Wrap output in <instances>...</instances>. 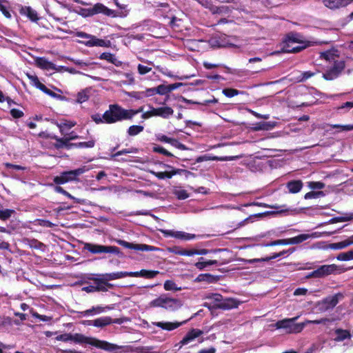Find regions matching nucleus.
I'll return each instance as SVG.
<instances>
[{
  "instance_id": "obj_1",
  "label": "nucleus",
  "mask_w": 353,
  "mask_h": 353,
  "mask_svg": "<svg viewBox=\"0 0 353 353\" xmlns=\"http://www.w3.org/2000/svg\"><path fill=\"white\" fill-rule=\"evenodd\" d=\"M143 110V107L139 109H125L119 104H110L108 110L105 111V119L107 122L117 123L124 120H132V119Z\"/></svg>"
},
{
  "instance_id": "obj_2",
  "label": "nucleus",
  "mask_w": 353,
  "mask_h": 353,
  "mask_svg": "<svg viewBox=\"0 0 353 353\" xmlns=\"http://www.w3.org/2000/svg\"><path fill=\"white\" fill-rule=\"evenodd\" d=\"M71 341L79 344H89L110 352H114L123 348V346L111 343L106 341H101L94 337L86 336L79 333L72 334Z\"/></svg>"
},
{
  "instance_id": "obj_3",
  "label": "nucleus",
  "mask_w": 353,
  "mask_h": 353,
  "mask_svg": "<svg viewBox=\"0 0 353 353\" xmlns=\"http://www.w3.org/2000/svg\"><path fill=\"white\" fill-rule=\"evenodd\" d=\"M206 299L210 300V303H205V306L209 309H221L228 310L236 308L239 302L234 299H223V296L217 293H212L206 296Z\"/></svg>"
},
{
  "instance_id": "obj_4",
  "label": "nucleus",
  "mask_w": 353,
  "mask_h": 353,
  "mask_svg": "<svg viewBox=\"0 0 353 353\" xmlns=\"http://www.w3.org/2000/svg\"><path fill=\"white\" fill-rule=\"evenodd\" d=\"M123 278L122 272L97 274L96 276L88 277L93 281L97 292H107L113 289L114 285L108 281Z\"/></svg>"
},
{
  "instance_id": "obj_5",
  "label": "nucleus",
  "mask_w": 353,
  "mask_h": 353,
  "mask_svg": "<svg viewBox=\"0 0 353 353\" xmlns=\"http://www.w3.org/2000/svg\"><path fill=\"white\" fill-rule=\"evenodd\" d=\"M149 305L152 307H162L169 311H175L181 307L182 303L178 299L169 298L163 294L150 301Z\"/></svg>"
},
{
  "instance_id": "obj_6",
  "label": "nucleus",
  "mask_w": 353,
  "mask_h": 353,
  "mask_svg": "<svg viewBox=\"0 0 353 353\" xmlns=\"http://www.w3.org/2000/svg\"><path fill=\"white\" fill-rule=\"evenodd\" d=\"M298 317H294L291 319H285L281 321H278L275 323V327L277 329H283L286 334H297L301 332L305 326L306 323H296L295 321Z\"/></svg>"
},
{
  "instance_id": "obj_7",
  "label": "nucleus",
  "mask_w": 353,
  "mask_h": 353,
  "mask_svg": "<svg viewBox=\"0 0 353 353\" xmlns=\"http://www.w3.org/2000/svg\"><path fill=\"white\" fill-rule=\"evenodd\" d=\"M83 250H88L93 254L110 253L116 254L119 257L123 256V254L120 250V249L118 247L114 245H103L91 243H85L83 245Z\"/></svg>"
},
{
  "instance_id": "obj_8",
  "label": "nucleus",
  "mask_w": 353,
  "mask_h": 353,
  "mask_svg": "<svg viewBox=\"0 0 353 353\" xmlns=\"http://www.w3.org/2000/svg\"><path fill=\"white\" fill-rule=\"evenodd\" d=\"M86 171L85 167L82 166L76 170L65 171L61 173L59 176L54 177L53 181L55 184H64L69 181H77L78 176Z\"/></svg>"
},
{
  "instance_id": "obj_9",
  "label": "nucleus",
  "mask_w": 353,
  "mask_h": 353,
  "mask_svg": "<svg viewBox=\"0 0 353 353\" xmlns=\"http://www.w3.org/2000/svg\"><path fill=\"white\" fill-rule=\"evenodd\" d=\"M76 35L78 37L86 39L87 41H80V43L88 47L99 46L109 48L111 46L110 41L99 39L96 36L89 34L84 32H77Z\"/></svg>"
},
{
  "instance_id": "obj_10",
  "label": "nucleus",
  "mask_w": 353,
  "mask_h": 353,
  "mask_svg": "<svg viewBox=\"0 0 353 353\" xmlns=\"http://www.w3.org/2000/svg\"><path fill=\"white\" fill-rule=\"evenodd\" d=\"M339 270V267L336 264L323 265L319 266L316 270L311 272L307 276V278H323L326 276L334 274Z\"/></svg>"
},
{
  "instance_id": "obj_11",
  "label": "nucleus",
  "mask_w": 353,
  "mask_h": 353,
  "mask_svg": "<svg viewBox=\"0 0 353 353\" xmlns=\"http://www.w3.org/2000/svg\"><path fill=\"white\" fill-rule=\"evenodd\" d=\"M345 67V63L344 61H334L333 66L323 74V77L325 80L332 81L339 76Z\"/></svg>"
},
{
  "instance_id": "obj_12",
  "label": "nucleus",
  "mask_w": 353,
  "mask_h": 353,
  "mask_svg": "<svg viewBox=\"0 0 353 353\" xmlns=\"http://www.w3.org/2000/svg\"><path fill=\"white\" fill-rule=\"evenodd\" d=\"M341 293L329 296L319 303V308L321 311L325 312L333 309L339 303V298H343Z\"/></svg>"
},
{
  "instance_id": "obj_13",
  "label": "nucleus",
  "mask_w": 353,
  "mask_h": 353,
  "mask_svg": "<svg viewBox=\"0 0 353 353\" xmlns=\"http://www.w3.org/2000/svg\"><path fill=\"white\" fill-rule=\"evenodd\" d=\"M116 241L119 245H121L128 249L134 250L137 251L149 252L159 250V248L152 245L130 243L121 239H118Z\"/></svg>"
},
{
  "instance_id": "obj_14",
  "label": "nucleus",
  "mask_w": 353,
  "mask_h": 353,
  "mask_svg": "<svg viewBox=\"0 0 353 353\" xmlns=\"http://www.w3.org/2000/svg\"><path fill=\"white\" fill-rule=\"evenodd\" d=\"M39 136L40 137L43 138H50L52 139H54L56 141L55 143L52 144L53 147L56 148L57 150L60 149H66L69 150V143L70 141L68 139L65 138V137L60 138L56 135H50V134H46L45 132H42L39 134Z\"/></svg>"
},
{
  "instance_id": "obj_15",
  "label": "nucleus",
  "mask_w": 353,
  "mask_h": 353,
  "mask_svg": "<svg viewBox=\"0 0 353 353\" xmlns=\"http://www.w3.org/2000/svg\"><path fill=\"white\" fill-rule=\"evenodd\" d=\"M126 318L112 319L110 316H103L94 320L93 326L97 327H103L110 324H122L126 321Z\"/></svg>"
},
{
  "instance_id": "obj_16",
  "label": "nucleus",
  "mask_w": 353,
  "mask_h": 353,
  "mask_svg": "<svg viewBox=\"0 0 353 353\" xmlns=\"http://www.w3.org/2000/svg\"><path fill=\"white\" fill-rule=\"evenodd\" d=\"M159 271L157 270H141L138 272H122L123 278L126 276H132V277H139L141 276L145 279H153L158 274Z\"/></svg>"
},
{
  "instance_id": "obj_17",
  "label": "nucleus",
  "mask_w": 353,
  "mask_h": 353,
  "mask_svg": "<svg viewBox=\"0 0 353 353\" xmlns=\"http://www.w3.org/2000/svg\"><path fill=\"white\" fill-rule=\"evenodd\" d=\"M161 232L164 234L165 236H172L178 239L183 240H191L196 237L195 234H189L181 231L175 232L170 230H162Z\"/></svg>"
},
{
  "instance_id": "obj_18",
  "label": "nucleus",
  "mask_w": 353,
  "mask_h": 353,
  "mask_svg": "<svg viewBox=\"0 0 353 353\" xmlns=\"http://www.w3.org/2000/svg\"><path fill=\"white\" fill-rule=\"evenodd\" d=\"M317 44V42L310 41H307L305 43L299 44L297 46L294 47L293 45L284 44L283 45V51L288 53H297L305 49L307 47L313 46Z\"/></svg>"
},
{
  "instance_id": "obj_19",
  "label": "nucleus",
  "mask_w": 353,
  "mask_h": 353,
  "mask_svg": "<svg viewBox=\"0 0 353 353\" xmlns=\"http://www.w3.org/2000/svg\"><path fill=\"white\" fill-rule=\"evenodd\" d=\"M203 332L199 329L192 328L187 332L183 339L180 341L181 345H188L195 339L201 336Z\"/></svg>"
},
{
  "instance_id": "obj_20",
  "label": "nucleus",
  "mask_w": 353,
  "mask_h": 353,
  "mask_svg": "<svg viewBox=\"0 0 353 353\" xmlns=\"http://www.w3.org/2000/svg\"><path fill=\"white\" fill-rule=\"evenodd\" d=\"M324 5L331 9L336 10L349 5L353 0H323Z\"/></svg>"
},
{
  "instance_id": "obj_21",
  "label": "nucleus",
  "mask_w": 353,
  "mask_h": 353,
  "mask_svg": "<svg viewBox=\"0 0 353 353\" xmlns=\"http://www.w3.org/2000/svg\"><path fill=\"white\" fill-rule=\"evenodd\" d=\"M19 12L21 15L26 16L30 21L37 22L39 19L37 12L30 6H21Z\"/></svg>"
},
{
  "instance_id": "obj_22",
  "label": "nucleus",
  "mask_w": 353,
  "mask_h": 353,
  "mask_svg": "<svg viewBox=\"0 0 353 353\" xmlns=\"http://www.w3.org/2000/svg\"><path fill=\"white\" fill-rule=\"evenodd\" d=\"M184 85L183 83H175L170 85L161 84L156 88L157 94L164 95Z\"/></svg>"
},
{
  "instance_id": "obj_23",
  "label": "nucleus",
  "mask_w": 353,
  "mask_h": 353,
  "mask_svg": "<svg viewBox=\"0 0 353 353\" xmlns=\"http://www.w3.org/2000/svg\"><path fill=\"white\" fill-rule=\"evenodd\" d=\"M303 36L297 32H291L288 33L284 40V44L293 45L294 43H305L307 41H303Z\"/></svg>"
},
{
  "instance_id": "obj_24",
  "label": "nucleus",
  "mask_w": 353,
  "mask_h": 353,
  "mask_svg": "<svg viewBox=\"0 0 353 353\" xmlns=\"http://www.w3.org/2000/svg\"><path fill=\"white\" fill-rule=\"evenodd\" d=\"M92 8L94 15L101 13L108 17H116L114 10L108 8L101 3L94 4Z\"/></svg>"
},
{
  "instance_id": "obj_25",
  "label": "nucleus",
  "mask_w": 353,
  "mask_h": 353,
  "mask_svg": "<svg viewBox=\"0 0 353 353\" xmlns=\"http://www.w3.org/2000/svg\"><path fill=\"white\" fill-rule=\"evenodd\" d=\"M36 64L38 67L43 70H53L59 71L54 63L51 61H49L45 57H38L35 60Z\"/></svg>"
},
{
  "instance_id": "obj_26",
  "label": "nucleus",
  "mask_w": 353,
  "mask_h": 353,
  "mask_svg": "<svg viewBox=\"0 0 353 353\" xmlns=\"http://www.w3.org/2000/svg\"><path fill=\"white\" fill-rule=\"evenodd\" d=\"M184 322H152V323L158 327L161 328L162 330H167V331H172L174 330L179 327H180Z\"/></svg>"
},
{
  "instance_id": "obj_27",
  "label": "nucleus",
  "mask_w": 353,
  "mask_h": 353,
  "mask_svg": "<svg viewBox=\"0 0 353 353\" xmlns=\"http://www.w3.org/2000/svg\"><path fill=\"white\" fill-rule=\"evenodd\" d=\"M219 280L218 276H214L209 273L200 274L194 279L195 282H205L206 283H215Z\"/></svg>"
},
{
  "instance_id": "obj_28",
  "label": "nucleus",
  "mask_w": 353,
  "mask_h": 353,
  "mask_svg": "<svg viewBox=\"0 0 353 353\" xmlns=\"http://www.w3.org/2000/svg\"><path fill=\"white\" fill-rule=\"evenodd\" d=\"M154 109L155 117H160L163 119H168L174 113L173 109L168 106L154 108Z\"/></svg>"
},
{
  "instance_id": "obj_29",
  "label": "nucleus",
  "mask_w": 353,
  "mask_h": 353,
  "mask_svg": "<svg viewBox=\"0 0 353 353\" xmlns=\"http://www.w3.org/2000/svg\"><path fill=\"white\" fill-rule=\"evenodd\" d=\"M303 182L301 180H292L286 183L289 192L296 194L301 191L303 188Z\"/></svg>"
},
{
  "instance_id": "obj_30",
  "label": "nucleus",
  "mask_w": 353,
  "mask_h": 353,
  "mask_svg": "<svg viewBox=\"0 0 353 353\" xmlns=\"http://www.w3.org/2000/svg\"><path fill=\"white\" fill-rule=\"evenodd\" d=\"M294 250H295V248H290V249H288L287 250H283V251H281V252H280L279 253H274V254H273L270 256H266V257L261 258V259H253V261H254V262L269 261H270L272 259H274L276 258L282 256H283L285 254H290L293 253Z\"/></svg>"
},
{
  "instance_id": "obj_31",
  "label": "nucleus",
  "mask_w": 353,
  "mask_h": 353,
  "mask_svg": "<svg viewBox=\"0 0 353 353\" xmlns=\"http://www.w3.org/2000/svg\"><path fill=\"white\" fill-rule=\"evenodd\" d=\"M99 59L102 60H106L107 61L114 64L117 67L121 66L122 65V62L118 60L114 54L110 52H103L100 54Z\"/></svg>"
},
{
  "instance_id": "obj_32",
  "label": "nucleus",
  "mask_w": 353,
  "mask_h": 353,
  "mask_svg": "<svg viewBox=\"0 0 353 353\" xmlns=\"http://www.w3.org/2000/svg\"><path fill=\"white\" fill-rule=\"evenodd\" d=\"M334 333L336 334V337L334 338V341H343L345 339H351L350 332L347 330H343L341 328H337L334 330Z\"/></svg>"
},
{
  "instance_id": "obj_33",
  "label": "nucleus",
  "mask_w": 353,
  "mask_h": 353,
  "mask_svg": "<svg viewBox=\"0 0 353 353\" xmlns=\"http://www.w3.org/2000/svg\"><path fill=\"white\" fill-rule=\"evenodd\" d=\"M311 236H313V235H310L308 234H301L298 236H296L294 237L287 239L288 245H295V244H299Z\"/></svg>"
},
{
  "instance_id": "obj_34",
  "label": "nucleus",
  "mask_w": 353,
  "mask_h": 353,
  "mask_svg": "<svg viewBox=\"0 0 353 353\" xmlns=\"http://www.w3.org/2000/svg\"><path fill=\"white\" fill-rule=\"evenodd\" d=\"M179 170H173L170 172H155L151 171V174L159 179H171L174 175L179 173Z\"/></svg>"
},
{
  "instance_id": "obj_35",
  "label": "nucleus",
  "mask_w": 353,
  "mask_h": 353,
  "mask_svg": "<svg viewBox=\"0 0 353 353\" xmlns=\"http://www.w3.org/2000/svg\"><path fill=\"white\" fill-rule=\"evenodd\" d=\"M203 259H204L203 257H201L199 259V261L196 262L194 264L195 267L200 270H203L205 268L208 266L218 264V261L216 260H208L203 261Z\"/></svg>"
},
{
  "instance_id": "obj_36",
  "label": "nucleus",
  "mask_w": 353,
  "mask_h": 353,
  "mask_svg": "<svg viewBox=\"0 0 353 353\" xmlns=\"http://www.w3.org/2000/svg\"><path fill=\"white\" fill-rule=\"evenodd\" d=\"M168 251L176 255L190 256V250L183 249L179 246L169 248Z\"/></svg>"
},
{
  "instance_id": "obj_37",
  "label": "nucleus",
  "mask_w": 353,
  "mask_h": 353,
  "mask_svg": "<svg viewBox=\"0 0 353 353\" xmlns=\"http://www.w3.org/2000/svg\"><path fill=\"white\" fill-rule=\"evenodd\" d=\"M90 97V90L86 88L81 90L77 93V102L79 103H82L83 102L87 101Z\"/></svg>"
},
{
  "instance_id": "obj_38",
  "label": "nucleus",
  "mask_w": 353,
  "mask_h": 353,
  "mask_svg": "<svg viewBox=\"0 0 353 353\" xmlns=\"http://www.w3.org/2000/svg\"><path fill=\"white\" fill-rule=\"evenodd\" d=\"M229 158L228 157H219L216 156L210 157L208 155H203L197 157L196 161L198 163L203 162V161H226L228 160Z\"/></svg>"
},
{
  "instance_id": "obj_39",
  "label": "nucleus",
  "mask_w": 353,
  "mask_h": 353,
  "mask_svg": "<svg viewBox=\"0 0 353 353\" xmlns=\"http://www.w3.org/2000/svg\"><path fill=\"white\" fill-rule=\"evenodd\" d=\"M163 288H164V289L166 291L172 290V291L176 292V291L181 290V287H177V285L175 283V282L172 281V280H167V281H165L164 284H163Z\"/></svg>"
},
{
  "instance_id": "obj_40",
  "label": "nucleus",
  "mask_w": 353,
  "mask_h": 353,
  "mask_svg": "<svg viewBox=\"0 0 353 353\" xmlns=\"http://www.w3.org/2000/svg\"><path fill=\"white\" fill-rule=\"evenodd\" d=\"M338 261H347L353 259V250H349L346 252H341L336 256Z\"/></svg>"
},
{
  "instance_id": "obj_41",
  "label": "nucleus",
  "mask_w": 353,
  "mask_h": 353,
  "mask_svg": "<svg viewBox=\"0 0 353 353\" xmlns=\"http://www.w3.org/2000/svg\"><path fill=\"white\" fill-rule=\"evenodd\" d=\"M143 130L144 128L142 125H133L128 129V134L129 136H136L143 132Z\"/></svg>"
},
{
  "instance_id": "obj_42",
  "label": "nucleus",
  "mask_w": 353,
  "mask_h": 353,
  "mask_svg": "<svg viewBox=\"0 0 353 353\" xmlns=\"http://www.w3.org/2000/svg\"><path fill=\"white\" fill-rule=\"evenodd\" d=\"M348 243L347 240H344L338 243H332L329 244L328 248L332 250H342L348 247Z\"/></svg>"
},
{
  "instance_id": "obj_43",
  "label": "nucleus",
  "mask_w": 353,
  "mask_h": 353,
  "mask_svg": "<svg viewBox=\"0 0 353 353\" xmlns=\"http://www.w3.org/2000/svg\"><path fill=\"white\" fill-rule=\"evenodd\" d=\"M222 93L227 97L231 98L234 96L239 95V94H242L243 92L239 91L234 88H224L222 90Z\"/></svg>"
},
{
  "instance_id": "obj_44",
  "label": "nucleus",
  "mask_w": 353,
  "mask_h": 353,
  "mask_svg": "<svg viewBox=\"0 0 353 353\" xmlns=\"http://www.w3.org/2000/svg\"><path fill=\"white\" fill-rule=\"evenodd\" d=\"M325 196V193L323 191H311L309 192H307L304 195L305 199H317L319 197H322Z\"/></svg>"
},
{
  "instance_id": "obj_45",
  "label": "nucleus",
  "mask_w": 353,
  "mask_h": 353,
  "mask_svg": "<svg viewBox=\"0 0 353 353\" xmlns=\"http://www.w3.org/2000/svg\"><path fill=\"white\" fill-rule=\"evenodd\" d=\"M263 217L264 216H263V212L252 214V215L250 216L249 217L245 219L244 220L241 221V222L238 223L236 224L235 229L239 228L245 225L248 222V221L252 219V218H263Z\"/></svg>"
},
{
  "instance_id": "obj_46",
  "label": "nucleus",
  "mask_w": 353,
  "mask_h": 353,
  "mask_svg": "<svg viewBox=\"0 0 353 353\" xmlns=\"http://www.w3.org/2000/svg\"><path fill=\"white\" fill-rule=\"evenodd\" d=\"M15 213L14 210L11 209H5L3 210H0V219L2 221H6L9 219L11 216Z\"/></svg>"
},
{
  "instance_id": "obj_47",
  "label": "nucleus",
  "mask_w": 353,
  "mask_h": 353,
  "mask_svg": "<svg viewBox=\"0 0 353 353\" xmlns=\"http://www.w3.org/2000/svg\"><path fill=\"white\" fill-rule=\"evenodd\" d=\"M153 152L161 154H163L164 156H166V157H174V155L171 152H170L169 151L165 150L163 147L160 146V145H155V146H154L153 147Z\"/></svg>"
},
{
  "instance_id": "obj_48",
  "label": "nucleus",
  "mask_w": 353,
  "mask_h": 353,
  "mask_svg": "<svg viewBox=\"0 0 353 353\" xmlns=\"http://www.w3.org/2000/svg\"><path fill=\"white\" fill-rule=\"evenodd\" d=\"M105 112L103 114L102 117H101L100 114H94L91 116V119L93 121H94L97 124L105 123L108 124H112V123L107 122L104 118Z\"/></svg>"
},
{
  "instance_id": "obj_49",
  "label": "nucleus",
  "mask_w": 353,
  "mask_h": 353,
  "mask_svg": "<svg viewBox=\"0 0 353 353\" xmlns=\"http://www.w3.org/2000/svg\"><path fill=\"white\" fill-rule=\"evenodd\" d=\"M307 186L312 190H321L325 188V183L321 181H310Z\"/></svg>"
},
{
  "instance_id": "obj_50",
  "label": "nucleus",
  "mask_w": 353,
  "mask_h": 353,
  "mask_svg": "<svg viewBox=\"0 0 353 353\" xmlns=\"http://www.w3.org/2000/svg\"><path fill=\"white\" fill-rule=\"evenodd\" d=\"M176 197L179 200H184L189 197V194L185 190H178L174 192Z\"/></svg>"
},
{
  "instance_id": "obj_51",
  "label": "nucleus",
  "mask_w": 353,
  "mask_h": 353,
  "mask_svg": "<svg viewBox=\"0 0 353 353\" xmlns=\"http://www.w3.org/2000/svg\"><path fill=\"white\" fill-rule=\"evenodd\" d=\"M95 145V140L92 139L88 141L78 143V148H92Z\"/></svg>"
},
{
  "instance_id": "obj_52",
  "label": "nucleus",
  "mask_w": 353,
  "mask_h": 353,
  "mask_svg": "<svg viewBox=\"0 0 353 353\" xmlns=\"http://www.w3.org/2000/svg\"><path fill=\"white\" fill-rule=\"evenodd\" d=\"M137 152V149L134 148H131L129 149H123V150L117 152L115 154H112V157L114 158V157H119V156H121L123 154H130V153H136Z\"/></svg>"
},
{
  "instance_id": "obj_53",
  "label": "nucleus",
  "mask_w": 353,
  "mask_h": 353,
  "mask_svg": "<svg viewBox=\"0 0 353 353\" xmlns=\"http://www.w3.org/2000/svg\"><path fill=\"white\" fill-rule=\"evenodd\" d=\"M250 205H256V206H259V207H263V208H273V209H276V210L279 208V206H278L276 205H269V204H267L265 203H260V202H253V203H248V204L245 205V206H250Z\"/></svg>"
},
{
  "instance_id": "obj_54",
  "label": "nucleus",
  "mask_w": 353,
  "mask_h": 353,
  "mask_svg": "<svg viewBox=\"0 0 353 353\" xmlns=\"http://www.w3.org/2000/svg\"><path fill=\"white\" fill-rule=\"evenodd\" d=\"M329 322H331L330 319H329L327 318H321V319H316V320H312V321L307 320V321H305L304 323H306V325L307 324L319 325V324H326L327 323H329Z\"/></svg>"
},
{
  "instance_id": "obj_55",
  "label": "nucleus",
  "mask_w": 353,
  "mask_h": 353,
  "mask_svg": "<svg viewBox=\"0 0 353 353\" xmlns=\"http://www.w3.org/2000/svg\"><path fill=\"white\" fill-rule=\"evenodd\" d=\"M170 144L173 147L181 150H188V148L184 144L179 142L176 139L172 138Z\"/></svg>"
},
{
  "instance_id": "obj_56",
  "label": "nucleus",
  "mask_w": 353,
  "mask_h": 353,
  "mask_svg": "<svg viewBox=\"0 0 353 353\" xmlns=\"http://www.w3.org/2000/svg\"><path fill=\"white\" fill-rule=\"evenodd\" d=\"M335 54L331 50L321 52L320 57L327 61L334 60Z\"/></svg>"
},
{
  "instance_id": "obj_57",
  "label": "nucleus",
  "mask_w": 353,
  "mask_h": 353,
  "mask_svg": "<svg viewBox=\"0 0 353 353\" xmlns=\"http://www.w3.org/2000/svg\"><path fill=\"white\" fill-rule=\"evenodd\" d=\"M288 245L287 239H278L275 241H270V243H268L265 244V246L270 247V246H275V245Z\"/></svg>"
},
{
  "instance_id": "obj_58",
  "label": "nucleus",
  "mask_w": 353,
  "mask_h": 353,
  "mask_svg": "<svg viewBox=\"0 0 353 353\" xmlns=\"http://www.w3.org/2000/svg\"><path fill=\"white\" fill-rule=\"evenodd\" d=\"M151 346L141 347L137 349V353H161L159 351H153Z\"/></svg>"
},
{
  "instance_id": "obj_59",
  "label": "nucleus",
  "mask_w": 353,
  "mask_h": 353,
  "mask_svg": "<svg viewBox=\"0 0 353 353\" xmlns=\"http://www.w3.org/2000/svg\"><path fill=\"white\" fill-rule=\"evenodd\" d=\"M28 77L30 80L32 85L38 89L39 88V85H41L43 84L40 82L38 77L36 75L28 74Z\"/></svg>"
},
{
  "instance_id": "obj_60",
  "label": "nucleus",
  "mask_w": 353,
  "mask_h": 353,
  "mask_svg": "<svg viewBox=\"0 0 353 353\" xmlns=\"http://www.w3.org/2000/svg\"><path fill=\"white\" fill-rule=\"evenodd\" d=\"M56 340L61 341L63 342H68L72 340V334L70 333H64L62 334H59L56 336Z\"/></svg>"
},
{
  "instance_id": "obj_61",
  "label": "nucleus",
  "mask_w": 353,
  "mask_h": 353,
  "mask_svg": "<svg viewBox=\"0 0 353 353\" xmlns=\"http://www.w3.org/2000/svg\"><path fill=\"white\" fill-rule=\"evenodd\" d=\"M10 113L11 116L14 119H19L24 115L23 111L16 108L11 109Z\"/></svg>"
},
{
  "instance_id": "obj_62",
  "label": "nucleus",
  "mask_w": 353,
  "mask_h": 353,
  "mask_svg": "<svg viewBox=\"0 0 353 353\" xmlns=\"http://www.w3.org/2000/svg\"><path fill=\"white\" fill-rule=\"evenodd\" d=\"M137 69H138L139 73L141 75L145 74L152 70V68H150V67L141 65V64L138 65Z\"/></svg>"
},
{
  "instance_id": "obj_63",
  "label": "nucleus",
  "mask_w": 353,
  "mask_h": 353,
  "mask_svg": "<svg viewBox=\"0 0 353 353\" xmlns=\"http://www.w3.org/2000/svg\"><path fill=\"white\" fill-rule=\"evenodd\" d=\"M333 128L340 129V131H350L353 130V125H339L336 124L332 125Z\"/></svg>"
},
{
  "instance_id": "obj_64",
  "label": "nucleus",
  "mask_w": 353,
  "mask_h": 353,
  "mask_svg": "<svg viewBox=\"0 0 353 353\" xmlns=\"http://www.w3.org/2000/svg\"><path fill=\"white\" fill-rule=\"evenodd\" d=\"M37 221L38 225L42 227L52 228L54 225L52 222L46 219H37Z\"/></svg>"
}]
</instances>
